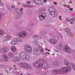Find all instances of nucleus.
Segmentation results:
<instances>
[{
    "mask_svg": "<svg viewBox=\"0 0 75 75\" xmlns=\"http://www.w3.org/2000/svg\"><path fill=\"white\" fill-rule=\"evenodd\" d=\"M19 56L20 58L24 61H28L30 59V56L28 55L27 53L25 52L20 53Z\"/></svg>",
    "mask_w": 75,
    "mask_h": 75,
    "instance_id": "1",
    "label": "nucleus"
},
{
    "mask_svg": "<svg viewBox=\"0 0 75 75\" xmlns=\"http://www.w3.org/2000/svg\"><path fill=\"white\" fill-rule=\"evenodd\" d=\"M48 10L52 17H57L58 16V11L55 8L50 7L48 8Z\"/></svg>",
    "mask_w": 75,
    "mask_h": 75,
    "instance_id": "2",
    "label": "nucleus"
},
{
    "mask_svg": "<svg viewBox=\"0 0 75 75\" xmlns=\"http://www.w3.org/2000/svg\"><path fill=\"white\" fill-rule=\"evenodd\" d=\"M38 50L39 51L37 48H33V51L35 54H38L40 52L42 54H44V51L42 47L41 46L39 47Z\"/></svg>",
    "mask_w": 75,
    "mask_h": 75,
    "instance_id": "3",
    "label": "nucleus"
},
{
    "mask_svg": "<svg viewBox=\"0 0 75 75\" xmlns=\"http://www.w3.org/2000/svg\"><path fill=\"white\" fill-rule=\"evenodd\" d=\"M18 65L21 67H22L25 69L29 68V65L27 63L24 62H21L19 63Z\"/></svg>",
    "mask_w": 75,
    "mask_h": 75,
    "instance_id": "4",
    "label": "nucleus"
},
{
    "mask_svg": "<svg viewBox=\"0 0 75 75\" xmlns=\"http://www.w3.org/2000/svg\"><path fill=\"white\" fill-rule=\"evenodd\" d=\"M27 33L25 31H23L18 34V35L20 38H25L27 36Z\"/></svg>",
    "mask_w": 75,
    "mask_h": 75,
    "instance_id": "5",
    "label": "nucleus"
},
{
    "mask_svg": "<svg viewBox=\"0 0 75 75\" xmlns=\"http://www.w3.org/2000/svg\"><path fill=\"white\" fill-rule=\"evenodd\" d=\"M24 50L27 52L30 53L32 52V48L29 45H26L24 47Z\"/></svg>",
    "mask_w": 75,
    "mask_h": 75,
    "instance_id": "6",
    "label": "nucleus"
},
{
    "mask_svg": "<svg viewBox=\"0 0 75 75\" xmlns=\"http://www.w3.org/2000/svg\"><path fill=\"white\" fill-rule=\"evenodd\" d=\"M15 11L18 14L17 16L16 19L17 20H18L19 18H20L21 16V13L20 11V10H19L18 9H16L15 10Z\"/></svg>",
    "mask_w": 75,
    "mask_h": 75,
    "instance_id": "7",
    "label": "nucleus"
},
{
    "mask_svg": "<svg viewBox=\"0 0 75 75\" xmlns=\"http://www.w3.org/2000/svg\"><path fill=\"white\" fill-rule=\"evenodd\" d=\"M33 66H34L35 68L39 69V68H41L42 65H41V64H40L38 61L36 62L35 64H33Z\"/></svg>",
    "mask_w": 75,
    "mask_h": 75,
    "instance_id": "8",
    "label": "nucleus"
},
{
    "mask_svg": "<svg viewBox=\"0 0 75 75\" xmlns=\"http://www.w3.org/2000/svg\"><path fill=\"white\" fill-rule=\"evenodd\" d=\"M59 73H63V74H65L68 72V71L67 70V67H64L62 68L59 70Z\"/></svg>",
    "mask_w": 75,
    "mask_h": 75,
    "instance_id": "9",
    "label": "nucleus"
},
{
    "mask_svg": "<svg viewBox=\"0 0 75 75\" xmlns=\"http://www.w3.org/2000/svg\"><path fill=\"white\" fill-rule=\"evenodd\" d=\"M39 17L40 20H42L45 18V17H46V14L45 13H43L41 15H39Z\"/></svg>",
    "mask_w": 75,
    "mask_h": 75,
    "instance_id": "10",
    "label": "nucleus"
},
{
    "mask_svg": "<svg viewBox=\"0 0 75 75\" xmlns=\"http://www.w3.org/2000/svg\"><path fill=\"white\" fill-rule=\"evenodd\" d=\"M1 57L4 59V61L7 62L8 61V56L5 54L2 55Z\"/></svg>",
    "mask_w": 75,
    "mask_h": 75,
    "instance_id": "11",
    "label": "nucleus"
},
{
    "mask_svg": "<svg viewBox=\"0 0 75 75\" xmlns=\"http://www.w3.org/2000/svg\"><path fill=\"white\" fill-rule=\"evenodd\" d=\"M50 42L52 44H55L58 42V40L56 39H52L50 40Z\"/></svg>",
    "mask_w": 75,
    "mask_h": 75,
    "instance_id": "12",
    "label": "nucleus"
},
{
    "mask_svg": "<svg viewBox=\"0 0 75 75\" xmlns=\"http://www.w3.org/2000/svg\"><path fill=\"white\" fill-rule=\"evenodd\" d=\"M64 50L65 52L67 53H69V52H71V50H70L69 47L68 46H65Z\"/></svg>",
    "mask_w": 75,
    "mask_h": 75,
    "instance_id": "13",
    "label": "nucleus"
},
{
    "mask_svg": "<svg viewBox=\"0 0 75 75\" xmlns=\"http://www.w3.org/2000/svg\"><path fill=\"white\" fill-rule=\"evenodd\" d=\"M40 64L41 65H42L41 66V67H42L43 68H44V69H46V68H48V64L47 63L44 62V63H42V64Z\"/></svg>",
    "mask_w": 75,
    "mask_h": 75,
    "instance_id": "14",
    "label": "nucleus"
},
{
    "mask_svg": "<svg viewBox=\"0 0 75 75\" xmlns=\"http://www.w3.org/2000/svg\"><path fill=\"white\" fill-rule=\"evenodd\" d=\"M52 73L53 74H55L57 75L59 73V71L58 69H54L52 71Z\"/></svg>",
    "mask_w": 75,
    "mask_h": 75,
    "instance_id": "15",
    "label": "nucleus"
},
{
    "mask_svg": "<svg viewBox=\"0 0 75 75\" xmlns=\"http://www.w3.org/2000/svg\"><path fill=\"white\" fill-rule=\"evenodd\" d=\"M20 60V59L19 57L17 56L13 59V61L14 62H16L17 61H19Z\"/></svg>",
    "mask_w": 75,
    "mask_h": 75,
    "instance_id": "16",
    "label": "nucleus"
},
{
    "mask_svg": "<svg viewBox=\"0 0 75 75\" xmlns=\"http://www.w3.org/2000/svg\"><path fill=\"white\" fill-rule=\"evenodd\" d=\"M7 50H8L7 47H4L3 49H0V51H1V52H4L5 53Z\"/></svg>",
    "mask_w": 75,
    "mask_h": 75,
    "instance_id": "17",
    "label": "nucleus"
},
{
    "mask_svg": "<svg viewBox=\"0 0 75 75\" xmlns=\"http://www.w3.org/2000/svg\"><path fill=\"white\" fill-rule=\"evenodd\" d=\"M63 47V45L60 43L57 45L56 46L57 48L58 49H59V50H61V49Z\"/></svg>",
    "mask_w": 75,
    "mask_h": 75,
    "instance_id": "18",
    "label": "nucleus"
},
{
    "mask_svg": "<svg viewBox=\"0 0 75 75\" xmlns=\"http://www.w3.org/2000/svg\"><path fill=\"white\" fill-rule=\"evenodd\" d=\"M11 50L13 52H16L17 50L16 47L15 46H12L11 47Z\"/></svg>",
    "mask_w": 75,
    "mask_h": 75,
    "instance_id": "19",
    "label": "nucleus"
},
{
    "mask_svg": "<svg viewBox=\"0 0 75 75\" xmlns=\"http://www.w3.org/2000/svg\"><path fill=\"white\" fill-rule=\"evenodd\" d=\"M64 63L66 66L69 65V62L68 61L67 59H65L64 60Z\"/></svg>",
    "mask_w": 75,
    "mask_h": 75,
    "instance_id": "20",
    "label": "nucleus"
},
{
    "mask_svg": "<svg viewBox=\"0 0 75 75\" xmlns=\"http://www.w3.org/2000/svg\"><path fill=\"white\" fill-rule=\"evenodd\" d=\"M38 62L40 63V64H42L43 63H44L45 62H44V60L42 59H39V60L38 61Z\"/></svg>",
    "mask_w": 75,
    "mask_h": 75,
    "instance_id": "21",
    "label": "nucleus"
},
{
    "mask_svg": "<svg viewBox=\"0 0 75 75\" xmlns=\"http://www.w3.org/2000/svg\"><path fill=\"white\" fill-rule=\"evenodd\" d=\"M14 40L16 42H21V39L19 38H15Z\"/></svg>",
    "mask_w": 75,
    "mask_h": 75,
    "instance_id": "22",
    "label": "nucleus"
},
{
    "mask_svg": "<svg viewBox=\"0 0 75 75\" xmlns=\"http://www.w3.org/2000/svg\"><path fill=\"white\" fill-rule=\"evenodd\" d=\"M34 38L35 40H40V39H41L40 36H34Z\"/></svg>",
    "mask_w": 75,
    "mask_h": 75,
    "instance_id": "23",
    "label": "nucleus"
},
{
    "mask_svg": "<svg viewBox=\"0 0 75 75\" xmlns=\"http://www.w3.org/2000/svg\"><path fill=\"white\" fill-rule=\"evenodd\" d=\"M66 68H67V72H68L72 70V67L71 66H69L68 67H66Z\"/></svg>",
    "mask_w": 75,
    "mask_h": 75,
    "instance_id": "24",
    "label": "nucleus"
},
{
    "mask_svg": "<svg viewBox=\"0 0 75 75\" xmlns=\"http://www.w3.org/2000/svg\"><path fill=\"white\" fill-rule=\"evenodd\" d=\"M8 55L10 57H13L14 55L13 53L11 52H9L8 53Z\"/></svg>",
    "mask_w": 75,
    "mask_h": 75,
    "instance_id": "25",
    "label": "nucleus"
},
{
    "mask_svg": "<svg viewBox=\"0 0 75 75\" xmlns=\"http://www.w3.org/2000/svg\"><path fill=\"white\" fill-rule=\"evenodd\" d=\"M11 68H12L11 67H9V68H7L6 70V71L7 72V73H8V72H10V71H11Z\"/></svg>",
    "mask_w": 75,
    "mask_h": 75,
    "instance_id": "26",
    "label": "nucleus"
},
{
    "mask_svg": "<svg viewBox=\"0 0 75 75\" xmlns=\"http://www.w3.org/2000/svg\"><path fill=\"white\" fill-rule=\"evenodd\" d=\"M65 31L66 33H69L70 32V29L69 28H67L66 29Z\"/></svg>",
    "mask_w": 75,
    "mask_h": 75,
    "instance_id": "27",
    "label": "nucleus"
},
{
    "mask_svg": "<svg viewBox=\"0 0 75 75\" xmlns=\"http://www.w3.org/2000/svg\"><path fill=\"white\" fill-rule=\"evenodd\" d=\"M11 43L12 45H14V44H17V42L16 41L13 40L11 42Z\"/></svg>",
    "mask_w": 75,
    "mask_h": 75,
    "instance_id": "28",
    "label": "nucleus"
},
{
    "mask_svg": "<svg viewBox=\"0 0 75 75\" xmlns=\"http://www.w3.org/2000/svg\"><path fill=\"white\" fill-rule=\"evenodd\" d=\"M71 20H72V21H75V19H70V21L71 23V24H74V22H71Z\"/></svg>",
    "mask_w": 75,
    "mask_h": 75,
    "instance_id": "29",
    "label": "nucleus"
},
{
    "mask_svg": "<svg viewBox=\"0 0 75 75\" xmlns=\"http://www.w3.org/2000/svg\"><path fill=\"white\" fill-rule=\"evenodd\" d=\"M68 35L69 36H70V37H73L74 36L73 34L71 33H68Z\"/></svg>",
    "mask_w": 75,
    "mask_h": 75,
    "instance_id": "30",
    "label": "nucleus"
},
{
    "mask_svg": "<svg viewBox=\"0 0 75 75\" xmlns=\"http://www.w3.org/2000/svg\"><path fill=\"white\" fill-rule=\"evenodd\" d=\"M58 64H59V63H57V62H54V63L53 64V65H56L57 66V65H58Z\"/></svg>",
    "mask_w": 75,
    "mask_h": 75,
    "instance_id": "31",
    "label": "nucleus"
},
{
    "mask_svg": "<svg viewBox=\"0 0 75 75\" xmlns=\"http://www.w3.org/2000/svg\"><path fill=\"white\" fill-rule=\"evenodd\" d=\"M4 67H5V66L3 65H1L0 66V68L1 69H4Z\"/></svg>",
    "mask_w": 75,
    "mask_h": 75,
    "instance_id": "32",
    "label": "nucleus"
},
{
    "mask_svg": "<svg viewBox=\"0 0 75 75\" xmlns=\"http://www.w3.org/2000/svg\"><path fill=\"white\" fill-rule=\"evenodd\" d=\"M71 65L74 70H75V65L74 64H72Z\"/></svg>",
    "mask_w": 75,
    "mask_h": 75,
    "instance_id": "33",
    "label": "nucleus"
},
{
    "mask_svg": "<svg viewBox=\"0 0 75 75\" xmlns=\"http://www.w3.org/2000/svg\"><path fill=\"white\" fill-rule=\"evenodd\" d=\"M0 61L1 62H3L4 61V59L1 57V58H0Z\"/></svg>",
    "mask_w": 75,
    "mask_h": 75,
    "instance_id": "34",
    "label": "nucleus"
},
{
    "mask_svg": "<svg viewBox=\"0 0 75 75\" xmlns=\"http://www.w3.org/2000/svg\"><path fill=\"white\" fill-rule=\"evenodd\" d=\"M38 4H39V5H42V2H41V1H40L38 2Z\"/></svg>",
    "mask_w": 75,
    "mask_h": 75,
    "instance_id": "35",
    "label": "nucleus"
},
{
    "mask_svg": "<svg viewBox=\"0 0 75 75\" xmlns=\"http://www.w3.org/2000/svg\"><path fill=\"white\" fill-rule=\"evenodd\" d=\"M35 3H36V4H38V2L40 1H39V0H35Z\"/></svg>",
    "mask_w": 75,
    "mask_h": 75,
    "instance_id": "36",
    "label": "nucleus"
},
{
    "mask_svg": "<svg viewBox=\"0 0 75 75\" xmlns=\"http://www.w3.org/2000/svg\"><path fill=\"white\" fill-rule=\"evenodd\" d=\"M3 30L1 29L0 30V34H3Z\"/></svg>",
    "mask_w": 75,
    "mask_h": 75,
    "instance_id": "37",
    "label": "nucleus"
},
{
    "mask_svg": "<svg viewBox=\"0 0 75 75\" xmlns=\"http://www.w3.org/2000/svg\"><path fill=\"white\" fill-rule=\"evenodd\" d=\"M6 37L7 38H11V37L9 35H7L6 36Z\"/></svg>",
    "mask_w": 75,
    "mask_h": 75,
    "instance_id": "38",
    "label": "nucleus"
},
{
    "mask_svg": "<svg viewBox=\"0 0 75 75\" xmlns=\"http://www.w3.org/2000/svg\"><path fill=\"white\" fill-rule=\"evenodd\" d=\"M34 42L35 44H37L38 42V41L36 40H34Z\"/></svg>",
    "mask_w": 75,
    "mask_h": 75,
    "instance_id": "39",
    "label": "nucleus"
},
{
    "mask_svg": "<svg viewBox=\"0 0 75 75\" xmlns=\"http://www.w3.org/2000/svg\"><path fill=\"white\" fill-rule=\"evenodd\" d=\"M20 12H21V14H23V12H23V8H21L20 9Z\"/></svg>",
    "mask_w": 75,
    "mask_h": 75,
    "instance_id": "40",
    "label": "nucleus"
},
{
    "mask_svg": "<svg viewBox=\"0 0 75 75\" xmlns=\"http://www.w3.org/2000/svg\"><path fill=\"white\" fill-rule=\"evenodd\" d=\"M59 20H62V16H59Z\"/></svg>",
    "mask_w": 75,
    "mask_h": 75,
    "instance_id": "41",
    "label": "nucleus"
},
{
    "mask_svg": "<svg viewBox=\"0 0 75 75\" xmlns=\"http://www.w3.org/2000/svg\"><path fill=\"white\" fill-rule=\"evenodd\" d=\"M50 54V53H48L47 52L45 54V55H46L47 56H48V55H49Z\"/></svg>",
    "mask_w": 75,
    "mask_h": 75,
    "instance_id": "42",
    "label": "nucleus"
},
{
    "mask_svg": "<svg viewBox=\"0 0 75 75\" xmlns=\"http://www.w3.org/2000/svg\"><path fill=\"white\" fill-rule=\"evenodd\" d=\"M2 15L1 14H0V22L1 21V18L2 17Z\"/></svg>",
    "mask_w": 75,
    "mask_h": 75,
    "instance_id": "43",
    "label": "nucleus"
},
{
    "mask_svg": "<svg viewBox=\"0 0 75 75\" xmlns=\"http://www.w3.org/2000/svg\"><path fill=\"white\" fill-rule=\"evenodd\" d=\"M7 7H8V10H10V6L8 5L7 6Z\"/></svg>",
    "mask_w": 75,
    "mask_h": 75,
    "instance_id": "44",
    "label": "nucleus"
},
{
    "mask_svg": "<svg viewBox=\"0 0 75 75\" xmlns=\"http://www.w3.org/2000/svg\"><path fill=\"white\" fill-rule=\"evenodd\" d=\"M53 4L55 5H57V2H56L54 1L53 2Z\"/></svg>",
    "mask_w": 75,
    "mask_h": 75,
    "instance_id": "45",
    "label": "nucleus"
},
{
    "mask_svg": "<svg viewBox=\"0 0 75 75\" xmlns=\"http://www.w3.org/2000/svg\"><path fill=\"white\" fill-rule=\"evenodd\" d=\"M11 8H14V6L13 5H12L11 6Z\"/></svg>",
    "mask_w": 75,
    "mask_h": 75,
    "instance_id": "46",
    "label": "nucleus"
},
{
    "mask_svg": "<svg viewBox=\"0 0 75 75\" xmlns=\"http://www.w3.org/2000/svg\"><path fill=\"white\" fill-rule=\"evenodd\" d=\"M47 0H44L43 1V2H44V3H45L46 1H47Z\"/></svg>",
    "mask_w": 75,
    "mask_h": 75,
    "instance_id": "47",
    "label": "nucleus"
},
{
    "mask_svg": "<svg viewBox=\"0 0 75 75\" xmlns=\"http://www.w3.org/2000/svg\"><path fill=\"white\" fill-rule=\"evenodd\" d=\"M27 3L28 4H30V2H27Z\"/></svg>",
    "mask_w": 75,
    "mask_h": 75,
    "instance_id": "48",
    "label": "nucleus"
},
{
    "mask_svg": "<svg viewBox=\"0 0 75 75\" xmlns=\"http://www.w3.org/2000/svg\"><path fill=\"white\" fill-rule=\"evenodd\" d=\"M1 3H2V1H1L0 0V6H1Z\"/></svg>",
    "mask_w": 75,
    "mask_h": 75,
    "instance_id": "49",
    "label": "nucleus"
},
{
    "mask_svg": "<svg viewBox=\"0 0 75 75\" xmlns=\"http://www.w3.org/2000/svg\"><path fill=\"white\" fill-rule=\"evenodd\" d=\"M69 10H71V11H72V10H73V8H70Z\"/></svg>",
    "mask_w": 75,
    "mask_h": 75,
    "instance_id": "50",
    "label": "nucleus"
},
{
    "mask_svg": "<svg viewBox=\"0 0 75 75\" xmlns=\"http://www.w3.org/2000/svg\"><path fill=\"white\" fill-rule=\"evenodd\" d=\"M16 75H19V73L18 72H16Z\"/></svg>",
    "mask_w": 75,
    "mask_h": 75,
    "instance_id": "51",
    "label": "nucleus"
},
{
    "mask_svg": "<svg viewBox=\"0 0 75 75\" xmlns=\"http://www.w3.org/2000/svg\"><path fill=\"white\" fill-rule=\"evenodd\" d=\"M14 69H15V70H16V71H17V67H15Z\"/></svg>",
    "mask_w": 75,
    "mask_h": 75,
    "instance_id": "52",
    "label": "nucleus"
},
{
    "mask_svg": "<svg viewBox=\"0 0 75 75\" xmlns=\"http://www.w3.org/2000/svg\"><path fill=\"white\" fill-rule=\"evenodd\" d=\"M43 42L45 44H47V42H46V41H44Z\"/></svg>",
    "mask_w": 75,
    "mask_h": 75,
    "instance_id": "53",
    "label": "nucleus"
},
{
    "mask_svg": "<svg viewBox=\"0 0 75 75\" xmlns=\"http://www.w3.org/2000/svg\"><path fill=\"white\" fill-rule=\"evenodd\" d=\"M8 41V40L7 39L6 40L5 39L4 40V41Z\"/></svg>",
    "mask_w": 75,
    "mask_h": 75,
    "instance_id": "54",
    "label": "nucleus"
},
{
    "mask_svg": "<svg viewBox=\"0 0 75 75\" xmlns=\"http://www.w3.org/2000/svg\"><path fill=\"white\" fill-rule=\"evenodd\" d=\"M63 6H64V7H67V5L64 4L63 5Z\"/></svg>",
    "mask_w": 75,
    "mask_h": 75,
    "instance_id": "55",
    "label": "nucleus"
},
{
    "mask_svg": "<svg viewBox=\"0 0 75 75\" xmlns=\"http://www.w3.org/2000/svg\"><path fill=\"white\" fill-rule=\"evenodd\" d=\"M18 5H20V2H18Z\"/></svg>",
    "mask_w": 75,
    "mask_h": 75,
    "instance_id": "56",
    "label": "nucleus"
},
{
    "mask_svg": "<svg viewBox=\"0 0 75 75\" xmlns=\"http://www.w3.org/2000/svg\"><path fill=\"white\" fill-rule=\"evenodd\" d=\"M69 3H72V1H70L69 2Z\"/></svg>",
    "mask_w": 75,
    "mask_h": 75,
    "instance_id": "57",
    "label": "nucleus"
},
{
    "mask_svg": "<svg viewBox=\"0 0 75 75\" xmlns=\"http://www.w3.org/2000/svg\"><path fill=\"white\" fill-rule=\"evenodd\" d=\"M67 8H69V6H67Z\"/></svg>",
    "mask_w": 75,
    "mask_h": 75,
    "instance_id": "58",
    "label": "nucleus"
},
{
    "mask_svg": "<svg viewBox=\"0 0 75 75\" xmlns=\"http://www.w3.org/2000/svg\"><path fill=\"white\" fill-rule=\"evenodd\" d=\"M13 67H15V68L16 67V65H13Z\"/></svg>",
    "mask_w": 75,
    "mask_h": 75,
    "instance_id": "59",
    "label": "nucleus"
},
{
    "mask_svg": "<svg viewBox=\"0 0 75 75\" xmlns=\"http://www.w3.org/2000/svg\"><path fill=\"white\" fill-rule=\"evenodd\" d=\"M45 51H48V49H46Z\"/></svg>",
    "mask_w": 75,
    "mask_h": 75,
    "instance_id": "60",
    "label": "nucleus"
},
{
    "mask_svg": "<svg viewBox=\"0 0 75 75\" xmlns=\"http://www.w3.org/2000/svg\"><path fill=\"white\" fill-rule=\"evenodd\" d=\"M56 51L57 52H58V50H56Z\"/></svg>",
    "mask_w": 75,
    "mask_h": 75,
    "instance_id": "61",
    "label": "nucleus"
},
{
    "mask_svg": "<svg viewBox=\"0 0 75 75\" xmlns=\"http://www.w3.org/2000/svg\"><path fill=\"white\" fill-rule=\"evenodd\" d=\"M2 4L3 6L4 5V3H2Z\"/></svg>",
    "mask_w": 75,
    "mask_h": 75,
    "instance_id": "62",
    "label": "nucleus"
},
{
    "mask_svg": "<svg viewBox=\"0 0 75 75\" xmlns=\"http://www.w3.org/2000/svg\"><path fill=\"white\" fill-rule=\"evenodd\" d=\"M0 75H3V74H0Z\"/></svg>",
    "mask_w": 75,
    "mask_h": 75,
    "instance_id": "63",
    "label": "nucleus"
},
{
    "mask_svg": "<svg viewBox=\"0 0 75 75\" xmlns=\"http://www.w3.org/2000/svg\"><path fill=\"white\" fill-rule=\"evenodd\" d=\"M20 75H23V74H20Z\"/></svg>",
    "mask_w": 75,
    "mask_h": 75,
    "instance_id": "64",
    "label": "nucleus"
}]
</instances>
